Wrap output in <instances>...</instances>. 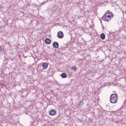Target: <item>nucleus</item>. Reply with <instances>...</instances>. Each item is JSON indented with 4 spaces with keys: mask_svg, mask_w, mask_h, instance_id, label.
Segmentation results:
<instances>
[{
    "mask_svg": "<svg viewBox=\"0 0 126 126\" xmlns=\"http://www.w3.org/2000/svg\"><path fill=\"white\" fill-rule=\"evenodd\" d=\"M118 98L119 96H118V94H111L110 96V103H112V104H115V103H117V102H118Z\"/></svg>",
    "mask_w": 126,
    "mask_h": 126,
    "instance_id": "f257e3e1",
    "label": "nucleus"
},
{
    "mask_svg": "<svg viewBox=\"0 0 126 126\" xmlns=\"http://www.w3.org/2000/svg\"><path fill=\"white\" fill-rule=\"evenodd\" d=\"M102 20L104 21H106V22H109V21H111V20L113 17H112L111 16L108 15V14L105 13L104 15L101 18Z\"/></svg>",
    "mask_w": 126,
    "mask_h": 126,
    "instance_id": "f03ea898",
    "label": "nucleus"
},
{
    "mask_svg": "<svg viewBox=\"0 0 126 126\" xmlns=\"http://www.w3.org/2000/svg\"><path fill=\"white\" fill-rule=\"evenodd\" d=\"M57 37L59 39H63V32L62 31H59L57 33Z\"/></svg>",
    "mask_w": 126,
    "mask_h": 126,
    "instance_id": "7ed1b4c3",
    "label": "nucleus"
},
{
    "mask_svg": "<svg viewBox=\"0 0 126 126\" xmlns=\"http://www.w3.org/2000/svg\"><path fill=\"white\" fill-rule=\"evenodd\" d=\"M49 114L50 116H55V115L57 114V112L55 111L54 109H52L49 112Z\"/></svg>",
    "mask_w": 126,
    "mask_h": 126,
    "instance_id": "20e7f679",
    "label": "nucleus"
},
{
    "mask_svg": "<svg viewBox=\"0 0 126 126\" xmlns=\"http://www.w3.org/2000/svg\"><path fill=\"white\" fill-rule=\"evenodd\" d=\"M53 46L54 48H55V49H58V48H59V43L55 41L53 43Z\"/></svg>",
    "mask_w": 126,
    "mask_h": 126,
    "instance_id": "39448f33",
    "label": "nucleus"
},
{
    "mask_svg": "<svg viewBox=\"0 0 126 126\" xmlns=\"http://www.w3.org/2000/svg\"><path fill=\"white\" fill-rule=\"evenodd\" d=\"M105 13H107L108 15H109V16H111V17L113 18L114 17V15L113 14V13L110 10H108Z\"/></svg>",
    "mask_w": 126,
    "mask_h": 126,
    "instance_id": "423d86ee",
    "label": "nucleus"
},
{
    "mask_svg": "<svg viewBox=\"0 0 126 126\" xmlns=\"http://www.w3.org/2000/svg\"><path fill=\"white\" fill-rule=\"evenodd\" d=\"M42 67L43 69H47L48 68V63H44L42 64Z\"/></svg>",
    "mask_w": 126,
    "mask_h": 126,
    "instance_id": "0eeeda50",
    "label": "nucleus"
},
{
    "mask_svg": "<svg viewBox=\"0 0 126 126\" xmlns=\"http://www.w3.org/2000/svg\"><path fill=\"white\" fill-rule=\"evenodd\" d=\"M45 43H46L47 45L51 44V39H50L49 38H46L45 39Z\"/></svg>",
    "mask_w": 126,
    "mask_h": 126,
    "instance_id": "6e6552de",
    "label": "nucleus"
},
{
    "mask_svg": "<svg viewBox=\"0 0 126 126\" xmlns=\"http://www.w3.org/2000/svg\"><path fill=\"white\" fill-rule=\"evenodd\" d=\"M60 76L62 77V78H66V77L67 76V75H66V73H62L61 75Z\"/></svg>",
    "mask_w": 126,
    "mask_h": 126,
    "instance_id": "1a4fd4ad",
    "label": "nucleus"
},
{
    "mask_svg": "<svg viewBox=\"0 0 126 126\" xmlns=\"http://www.w3.org/2000/svg\"><path fill=\"white\" fill-rule=\"evenodd\" d=\"M100 38L102 40H105V38H106V35L104 33H101L100 34Z\"/></svg>",
    "mask_w": 126,
    "mask_h": 126,
    "instance_id": "9d476101",
    "label": "nucleus"
},
{
    "mask_svg": "<svg viewBox=\"0 0 126 126\" xmlns=\"http://www.w3.org/2000/svg\"><path fill=\"white\" fill-rule=\"evenodd\" d=\"M4 86V85H3V83H0V87H1V88H3Z\"/></svg>",
    "mask_w": 126,
    "mask_h": 126,
    "instance_id": "9b49d317",
    "label": "nucleus"
},
{
    "mask_svg": "<svg viewBox=\"0 0 126 126\" xmlns=\"http://www.w3.org/2000/svg\"><path fill=\"white\" fill-rule=\"evenodd\" d=\"M83 103H84L83 100H81L79 102V105H80L81 106H82V105H83Z\"/></svg>",
    "mask_w": 126,
    "mask_h": 126,
    "instance_id": "f8f14e48",
    "label": "nucleus"
},
{
    "mask_svg": "<svg viewBox=\"0 0 126 126\" xmlns=\"http://www.w3.org/2000/svg\"><path fill=\"white\" fill-rule=\"evenodd\" d=\"M47 2H48V0H46V1H43V2H42L41 3V5H42V4H46V3H47Z\"/></svg>",
    "mask_w": 126,
    "mask_h": 126,
    "instance_id": "ddd939ff",
    "label": "nucleus"
},
{
    "mask_svg": "<svg viewBox=\"0 0 126 126\" xmlns=\"http://www.w3.org/2000/svg\"><path fill=\"white\" fill-rule=\"evenodd\" d=\"M71 68L73 69V70H76V67L74 66L71 67Z\"/></svg>",
    "mask_w": 126,
    "mask_h": 126,
    "instance_id": "4468645a",
    "label": "nucleus"
},
{
    "mask_svg": "<svg viewBox=\"0 0 126 126\" xmlns=\"http://www.w3.org/2000/svg\"><path fill=\"white\" fill-rule=\"evenodd\" d=\"M0 52H2V48H1V46H0Z\"/></svg>",
    "mask_w": 126,
    "mask_h": 126,
    "instance_id": "2eb2a0df",
    "label": "nucleus"
},
{
    "mask_svg": "<svg viewBox=\"0 0 126 126\" xmlns=\"http://www.w3.org/2000/svg\"><path fill=\"white\" fill-rule=\"evenodd\" d=\"M114 92L115 93V92H116L115 91H114Z\"/></svg>",
    "mask_w": 126,
    "mask_h": 126,
    "instance_id": "dca6fc26",
    "label": "nucleus"
}]
</instances>
